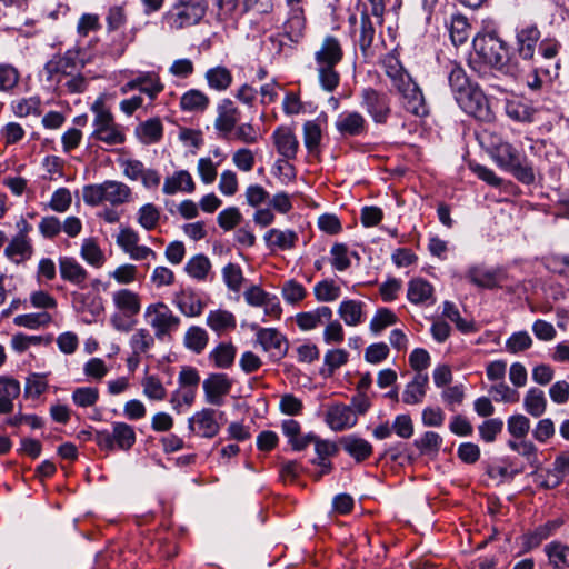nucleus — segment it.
Listing matches in <instances>:
<instances>
[{"label": "nucleus", "mask_w": 569, "mask_h": 569, "mask_svg": "<svg viewBox=\"0 0 569 569\" xmlns=\"http://www.w3.org/2000/svg\"><path fill=\"white\" fill-rule=\"evenodd\" d=\"M12 111L17 117L40 116L41 100L39 97L22 98L11 104Z\"/></svg>", "instance_id": "46"}, {"label": "nucleus", "mask_w": 569, "mask_h": 569, "mask_svg": "<svg viewBox=\"0 0 569 569\" xmlns=\"http://www.w3.org/2000/svg\"><path fill=\"white\" fill-rule=\"evenodd\" d=\"M545 552L555 569L569 568V546L560 541H551L545 546Z\"/></svg>", "instance_id": "31"}, {"label": "nucleus", "mask_w": 569, "mask_h": 569, "mask_svg": "<svg viewBox=\"0 0 569 569\" xmlns=\"http://www.w3.org/2000/svg\"><path fill=\"white\" fill-rule=\"evenodd\" d=\"M342 57L341 44L333 36H327L319 50L315 52L319 82L328 92L333 91L339 84L340 77L335 67L342 60Z\"/></svg>", "instance_id": "2"}, {"label": "nucleus", "mask_w": 569, "mask_h": 569, "mask_svg": "<svg viewBox=\"0 0 569 569\" xmlns=\"http://www.w3.org/2000/svg\"><path fill=\"white\" fill-rule=\"evenodd\" d=\"M257 340L264 351L273 359H281L288 352V340L274 328H261L257 332Z\"/></svg>", "instance_id": "14"}, {"label": "nucleus", "mask_w": 569, "mask_h": 569, "mask_svg": "<svg viewBox=\"0 0 569 569\" xmlns=\"http://www.w3.org/2000/svg\"><path fill=\"white\" fill-rule=\"evenodd\" d=\"M22 223L24 230L14 236L4 249V256L17 264L29 260L33 254V247L26 234L28 223L26 221H22Z\"/></svg>", "instance_id": "17"}, {"label": "nucleus", "mask_w": 569, "mask_h": 569, "mask_svg": "<svg viewBox=\"0 0 569 569\" xmlns=\"http://www.w3.org/2000/svg\"><path fill=\"white\" fill-rule=\"evenodd\" d=\"M433 288L422 278H416L409 281L407 298L415 305H420L432 299Z\"/></svg>", "instance_id": "30"}, {"label": "nucleus", "mask_w": 569, "mask_h": 569, "mask_svg": "<svg viewBox=\"0 0 569 569\" xmlns=\"http://www.w3.org/2000/svg\"><path fill=\"white\" fill-rule=\"evenodd\" d=\"M194 182L191 174L186 170L174 172L164 180L162 191L166 194H174L178 191L192 192Z\"/></svg>", "instance_id": "28"}, {"label": "nucleus", "mask_w": 569, "mask_h": 569, "mask_svg": "<svg viewBox=\"0 0 569 569\" xmlns=\"http://www.w3.org/2000/svg\"><path fill=\"white\" fill-rule=\"evenodd\" d=\"M241 113L234 103L229 99H223L217 107V118L214 120V129L227 138L237 123L240 121Z\"/></svg>", "instance_id": "15"}, {"label": "nucleus", "mask_w": 569, "mask_h": 569, "mask_svg": "<svg viewBox=\"0 0 569 569\" xmlns=\"http://www.w3.org/2000/svg\"><path fill=\"white\" fill-rule=\"evenodd\" d=\"M473 49L476 56L486 64L503 73L510 72L507 43L495 33L476 37L473 39Z\"/></svg>", "instance_id": "4"}, {"label": "nucleus", "mask_w": 569, "mask_h": 569, "mask_svg": "<svg viewBox=\"0 0 569 569\" xmlns=\"http://www.w3.org/2000/svg\"><path fill=\"white\" fill-rule=\"evenodd\" d=\"M343 450L360 462L372 453V446L365 439L350 435L340 440Z\"/></svg>", "instance_id": "27"}, {"label": "nucleus", "mask_w": 569, "mask_h": 569, "mask_svg": "<svg viewBox=\"0 0 569 569\" xmlns=\"http://www.w3.org/2000/svg\"><path fill=\"white\" fill-rule=\"evenodd\" d=\"M467 278L477 287L492 289L498 286L497 272L482 267H471Z\"/></svg>", "instance_id": "38"}, {"label": "nucleus", "mask_w": 569, "mask_h": 569, "mask_svg": "<svg viewBox=\"0 0 569 569\" xmlns=\"http://www.w3.org/2000/svg\"><path fill=\"white\" fill-rule=\"evenodd\" d=\"M469 23L462 16H455L450 23V38L455 46L462 44L469 37Z\"/></svg>", "instance_id": "56"}, {"label": "nucleus", "mask_w": 569, "mask_h": 569, "mask_svg": "<svg viewBox=\"0 0 569 569\" xmlns=\"http://www.w3.org/2000/svg\"><path fill=\"white\" fill-rule=\"evenodd\" d=\"M429 382L427 373H416L413 379L406 386L402 393V401L407 405L420 403L426 396V387Z\"/></svg>", "instance_id": "26"}, {"label": "nucleus", "mask_w": 569, "mask_h": 569, "mask_svg": "<svg viewBox=\"0 0 569 569\" xmlns=\"http://www.w3.org/2000/svg\"><path fill=\"white\" fill-rule=\"evenodd\" d=\"M508 447L525 457L530 465L533 466L537 463V447L531 441L526 440L525 438L516 440L511 439L508 441Z\"/></svg>", "instance_id": "59"}, {"label": "nucleus", "mask_w": 569, "mask_h": 569, "mask_svg": "<svg viewBox=\"0 0 569 569\" xmlns=\"http://www.w3.org/2000/svg\"><path fill=\"white\" fill-rule=\"evenodd\" d=\"M332 318V310L327 306H321L312 311L300 312L296 316L298 327L303 330H312L325 325Z\"/></svg>", "instance_id": "24"}, {"label": "nucleus", "mask_w": 569, "mask_h": 569, "mask_svg": "<svg viewBox=\"0 0 569 569\" xmlns=\"http://www.w3.org/2000/svg\"><path fill=\"white\" fill-rule=\"evenodd\" d=\"M209 341L207 331L198 326L190 327L184 335L183 343L184 347L194 353H201Z\"/></svg>", "instance_id": "37"}, {"label": "nucleus", "mask_w": 569, "mask_h": 569, "mask_svg": "<svg viewBox=\"0 0 569 569\" xmlns=\"http://www.w3.org/2000/svg\"><path fill=\"white\" fill-rule=\"evenodd\" d=\"M144 317L154 330V337L160 341L170 337L180 326V318L163 302L149 305L146 308Z\"/></svg>", "instance_id": "7"}, {"label": "nucleus", "mask_w": 569, "mask_h": 569, "mask_svg": "<svg viewBox=\"0 0 569 569\" xmlns=\"http://www.w3.org/2000/svg\"><path fill=\"white\" fill-rule=\"evenodd\" d=\"M206 10L203 0L180 1L169 12V18L173 27L182 29L197 24L206 14Z\"/></svg>", "instance_id": "10"}, {"label": "nucleus", "mask_w": 569, "mask_h": 569, "mask_svg": "<svg viewBox=\"0 0 569 569\" xmlns=\"http://www.w3.org/2000/svg\"><path fill=\"white\" fill-rule=\"evenodd\" d=\"M162 133L163 127L158 118L149 119L137 127V134L144 144L158 142Z\"/></svg>", "instance_id": "36"}, {"label": "nucleus", "mask_w": 569, "mask_h": 569, "mask_svg": "<svg viewBox=\"0 0 569 569\" xmlns=\"http://www.w3.org/2000/svg\"><path fill=\"white\" fill-rule=\"evenodd\" d=\"M83 201L89 206H99L109 202L120 206L130 200L131 189L123 182L107 180L99 184H88L82 189Z\"/></svg>", "instance_id": "5"}, {"label": "nucleus", "mask_w": 569, "mask_h": 569, "mask_svg": "<svg viewBox=\"0 0 569 569\" xmlns=\"http://www.w3.org/2000/svg\"><path fill=\"white\" fill-rule=\"evenodd\" d=\"M141 386L143 389V395L150 399L160 401L166 398L167 390L163 387L162 382L156 376H147L142 379Z\"/></svg>", "instance_id": "54"}, {"label": "nucleus", "mask_w": 569, "mask_h": 569, "mask_svg": "<svg viewBox=\"0 0 569 569\" xmlns=\"http://www.w3.org/2000/svg\"><path fill=\"white\" fill-rule=\"evenodd\" d=\"M567 476H569V455L561 453L556 457L553 468L549 470V478H553L549 486H559Z\"/></svg>", "instance_id": "62"}, {"label": "nucleus", "mask_w": 569, "mask_h": 569, "mask_svg": "<svg viewBox=\"0 0 569 569\" xmlns=\"http://www.w3.org/2000/svg\"><path fill=\"white\" fill-rule=\"evenodd\" d=\"M138 90L146 93L153 100L159 92L163 90V84L160 82L159 77L152 72H142L138 77Z\"/></svg>", "instance_id": "44"}, {"label": "nucleus", "mask_w": 569, "mask_h": 569, "mask_svg": "<svg viewBox=\"0 0 569 569\" xmlns=\"http://www.w3.org/2000/svg\"><path fill=\"white\" fill-rule=\"evenodd\" d=\"M264 241L269 248L289 250L295 247L298 236L292 230L270 229L264 234Z\"/></svg>", "instance_id": "29"}, {"label": "nucleus", "mask_w": 569, "mask_h": 569, "mask_svg": "<svg viewBox=\"0 0 569 569\" xmlns=\"http://www.w3.org/2000/svg\"><path fill=\"white\" fill-rule=\"evenodd\" d=\"M211 270L209 258L202 253L196 254L188 260L184 271L196 280H204Z\"/></svg>", "instance_id": "41"}, {"label": "nucleus", "mask_w": 569, "mask_h": 569, "mask_svg": "<svg viewBox=\"0 0 569 569\" xmlns=\"http://www.w3.org/2000/svg\"><path fill=\"white\" fill-rule=\"evenodd\" d=\"M20 73L11 64H0V91L11 92L19 83Z\"/></svg>", "instance_id": "58"}, {"label": "nucleus", "mask_w": 569, "mask_h": 569, "mask_svg": "<svg viewBox=\"0 0 569 569\" xmlns=\"http://www.w3.org/2000/svg\"><path fill=\"white\" fill-rule=\"evenodd\" d=\"M83 67L79 52L68 50L63 56H54L44 64L46 79L49 82H61L60 76H72Z\"/></svg>", "instance_id": "9"}, {"label": "nucleus", "mask_w": 569, "mask_h": 569, "mask_svg": "<svg viewBox=\"0 0 569 569\" xmlns=\"http://www.w3.org/2000/svg\"><path fill=\"white\" fill-rule=\"evenodd\" d=\"M326 421L335 431H342L353 427L357 421V415L352 408L346 405H336L328 409Z\"/></svg>", "instance_id": "19"}, {"label": "nucleus", "mask_w": 569, "mask_h": 569, "mask_svg": "<svg viewBox=\"0 0 569 569\" xmlns=\"http://www.w3.org/2000/svg\"><path fill=\"white\" fill-rule=\"evenodd\" d=\"M80 256L84 261L94 268L102 267L106 261L104 253L97 244V242L91 238L83 240L80 249Z\"/></svg>", "instance_id": "42"}, {"label": "nucleus", "mask_w": 569, "mask_h": 569, "mask_svg": "<svg viewBox=\"0 0 569 569\" xmlns=\"http://www.w3.org/2000/svg\"><path fill=\"white\" fill-rule=\"evenodd\" d=\"M209 106V98L197 89H190L180 98V107L184 111H203Z\"/></svg>", "instance_id": "39"}, {"label": "nucleus", "mask_w": 569, "mask_h": 569, "mask_svg": "<svg viewBox=\"0 0 569 569\" xmlns=\"http://www.w3.org/2000/svg\"><path fill=\"white\" fill-rule=\"evenodd\" d=\"M506 113L509 118L520 122H531L533 118L532 109L520 101H508Z\"/></svg>", "instance_id": "60"}, {"label": "nucleus", "mask_w": 569, "mask_h": 569, "mask_svg": "<svg viewBox=\"0 0 569 569\" xmlns=\"http://www.w3.org/2000/svg\"><path fill=\"white\" fill-rule=\"evenodd\" d=\"M60 277L79 288H84L88 278L87 270L72 257L59 258Z\"/></svg>", "instance_id": "20"}, {"label": "nucleus", "mask_w": 569, "mask_h": 569, "mask_svg": "<svg viewBox=\"0 0 569 569\" xmlns=\"http://www.w3.org/2000/svg\"><path fill=\"white\" fill-rule=\"evenodd\" d=\"M495 160L499 167L510 172L525 184L535 181V169L526 156L509 142H501L496 147Z\"/></svg>", "instance_id": "3"}, {"label": "nucleus", "mask_w": 569, "mask_h": 569, "mask_svg": "<svg viewBox=\"0 0 569 569\" xmlns=\"http://www.w3.org/2000/svg\"><path fill=\"white\" fill-rule=\"evenodd\" d=\"M236 357V347L232 343H220L210 353V359L218 368H229Z\"/></svg>", "instance_id": "48"}, {"label": "nucleus", "mask_w": 569, "mask_h": 569, "mask_svg": "<svg viewBox=\"0 0 569 569\" xmlns=\"http://www.w3.org/2000/svg\"><path fill=\"white\" fill-rule=\"evenodd\" d=\"M116 309L126 316L136 317L141 310L140 296L130 289H119L112 293Z\"/></svg>", "instance_id": "21"}, {"label": "nucleus", "mask_w": 569, "mask_h": 569, "mask_svg": "<svg viewBox=\"0 0 569 569\" xmlns=\"http://www.w3.org/2000/svg\"><path fill=\"white\" fill-rule=\"evenodd\" d=\"M52 318L48 312L26 313L14 317L13 323L19 327H24L36 330L42 326L51 322Z\"/></svg>", "instance_id": "50"}, {"label": "nucleus", "mask_w": 569, "mask_h": 569, "mask_svg": "<svg viewBox=\"0 0 569 569\" xmlns=\"http://www.w3.org/2000/svg\"><path fill=\"white\" fill-rule=\"evenodd\" d=\"M335 126L342 136H359L366 130V120L357 111L342 112L337 118Z\"/></svg>", "instance_id": "23"}, {"label": "nucleus", "mask_w": 569, "mask_h": 569, "mask_svg": "<svg viewBox=\"0 0 569 569\" xmlns=\"http://www.w3.org/2000/svg\"><path fill=\"white\" fill-rule=\"evenodd\" d=\"M321 137V128L316 121H307L303 124V142L309 153L318 151Z\"/></svg>", "instance_id": "53"}, {"label": "nucleus", "mask_w": 569, "mask_h": 569, "mask_svg": "<svg viewBox=\"0 0 569 569\" xmlns=\"http://www.w3.org/2000/svg\"><path fill=\"white\" fill-rule=\"evenodd\" d=\"M376 28L368 12H362L360 17V29L358 44L365 58L373 56L372 43L375 40Z\"/></svg>", "instance_id": "25"}, {"label": "nucleus", "mask_w": 569, "mask_h": 569, "mask_svg": "<svg viewBox=\"0 0 569 569\" xmlns=\"http://www.w3.org/2000/svg\"><path fill=\"white\" fill-rule=\"evenodd\" d=\"M525 410L532 417H540L547 409L545 392L538 388H530L523 398Z\"/></svg>", "instance_id": "33"}, {"label": "nucleus", "mask_w": 569, "mask_h": 569, "mask_svg": "<svg viewBox=\"0 0 569 569\" xmlns=\"http://www.w3.org/2000/svg\"><path fill=\"white\" fill-rule=\"evenodd\" d=\"M154 336L148 329H138L130 338V347L134 356L148 352L154 345Z\"/></svg>", "instance_id": "45"}, {"label": "nucleus", "mask_w": 569, "mask_h": 569, "mask_svg": "<svg viewBox=\"0 0 569 569\" xmlns=\"http://www.w3.org/2000/svg\"><path fill=\"white\" fill-rule=\"evenodd\" d=\"M188 427L190 431L203 438H213L220 430V426L216 420V410L211 408H204L190 417Z\"/></svg>", "instance_id": "16"}, {"label": "nucleus", "mask_w": 569, "mask_h": 569, "mask_svg": "<svg viewBox=\"0 0 569 569\" xmlns=\"http://www.w3.org/2000/svg\"><path fill=\"white\" fill-rule=\"evenodd\" d=\"M206 79L210 88L222 91L232 82L230 71L224 67L211 68L206 72Z\"/></svg>", "instance_id": "47"}, {"label": "nucleus", "mask_w": 569, "mask_h": 569, "mask_svg": "<svg viewBox=\"0 0 569 569\" xmlns=\"http://www.w3.org/2000/svg\"><path fill=\"white\" fill-rule=\"evenodd\" d=\"M91 109L94 112L92 137L107 144L122 143L124 133L114 122L112 113L100 102H94Z\"/></svg>", "instance_id": "6"}, {"label": "nucleus", "mask_w": 569, "mask_h": 569, "mask_svg": "<svg viewBox=\"0 0 569 569\" xmlns=\"http://www.w3.org/2000/svg\"><path fill=\"white\" fill-rule=\"evenodd\" d=\"M503 429V421L499 418H491L483 421L479 427V436L486 442H493Z\"/></svg>", "instance_id": "64"}, {"label": "nucleus", "mask_w": 569, "mask_h": 569, "mask_svg": "<svg viewBox=\"0 0 569 569\" xmlns=\"http://www.w3.org/2000/svg\"><path fill=\"white\" fill-rule=\"evenodd\" d=\"M159 220H160V211L152 203L143 204L138 210V223L146 230L154 229L157 227Z\"/></svg>", "instance_id": "57"}, {"label": "nucleus", "mask_w": 569, "mask_h": 569, "mask_svg": "<svg viewBox=\"0 0 569 569\" xmlns=\"http://www.w3.org/2000/svg\"><path fill=\"white\" fill-rule=\"evenodd\" d=\"M488 392L493 397L497 402L513 403L518 402L520 395L519 392L508 386L505 380L493 383Z\"/></svg>", "instance_id": "49"}, {"label": "nucleus", "mask_w": 569, "mask_h": 569, "mask_svg": "<svg viewBox=\"0 0 569 569\" xmlns=\"http://www.w3.org/2000/svg\"><path fill=\"white\" fill-rule=\"evenodd\" d=\"M361 107L377 123H385L391 111L388 96L372 88L361 91Z\"/></svg>", "instance_id": "11"}, {"label": "nucleus", "mask_w": 569, "mask_h": 569, "mask_svg": "<svg viewBox=\"0 0 569 569\" xmlns=\"http://www.w3.org/2000/svg\"><path fill=\"white\" fill-rule=\"evenodd\" d=\"M202 388L209 405L222 406L224 397L232 388V381L226 373H210L202 382Z\"/></svg>", "instance_id": "13"}, {"label": "nucleus", "mask_w": 569, "mask_h": 569, "mask_svg": "<svg viewBox=\"0 0 569 569\" xmlns=\"http://www.w3.org/2000/svg\"><path fill=\"white\" fill-rule=\"evenodd\" d=\"M401 97L402 107L410 113L417 117H425L428 114V107L423 93L419 86L409 78L403 84L396 88Z\"/></svg>", "instance_id": "12"}, {"label": "nucleus", "mask_w": 569, "mask_h": 569, "mask_svg": "<svg viewBox=\"0 0 569 569\" xmlns=\"http://www.w3.org/2000/svg\"><path fill=\"white\" fill-rule=\"evenodd\" d=\"M222 279L229 290L239 292L244 277L240 266L230 262L222 268Z\"/></svg>", "instance_id": "51"}, {"label": "nucleus", "mask_w": 569, "mask_h": 569, "mask_svg": "<svg viewBox=\"0 0 569 569\" xmlns=\"http://www.w3.org/2000/svg\"><path fill=\"white\" fill-rule=\"evenodd\" d=\"M96 443L103 450H129L136 442L134 429L126 422H113L112 431L98 430L94 433Z\"/></svg>", "instance_id": "8"}, {"label": "nucleus", "mask_w": 569, "mask_h": 569, "mask_svg": "<svg viewBox=\"0 0 569 569\" xmlns=\"http://www.w3.org/2000/svg\"><path fill=\"white\" fill-rule=\"evenodd\" d=\"M338 315L347 326H358L362 321V302L343 300L339 305Z\"/></svg>", "instance_id": "35"}, {"label": "nucleus", "mask_w": 569, "mask_h": 569, "mask_svg": "<svg viewBox=\"0 0 569 569\" xmlns=\"http://www.w3.org/2000/svg\"><path fill=\"white\" fill-rule=\"evenodd\" d=\"M313 293L318 301L330 302L340 297L341 289L332 279H325L315 284Z\"/></svg>", "instance_id": "43"}, {"label": "nucleus", "mask_w": 569, "mask_h": 569, "mask_svg": "<svg viewBox=\"0 0 569 569\" xmlns=\"http://www.w3.org/2000/svg\"><path fill=\"white\" fill-rule=\"evenodd\" d=\"M448 69V82L459 107L479 121L492 122L495 113L479 86L471 82L465 69L456 62H450Z\"/></svg>", "instance_id": "1"}, {"label": "nucleus", "mask_w": 569, "mask_h": 569, "mask_svg": "<svg viewBox=\"0 0 569 569\" xmlns=\"http://www.w3.org/2000/svg\"><path fill=\"white\" fill-rule=\"evenodd\" d=\"M383 68L387 77L391 80L393 88L403 84L411 76L403 69L400 61L393 57L388 56L383 59Z\"/></svg>", "instance_id": "40"}, {"label": "nucleus", "mask_w": 569, "mask_h": 569, "mask_svg": "<svg viewBox=\"0 0 569 569\" xmlns=\"http://www.w3.org/2000/svg\"><path fill=\"white\" fill-rule=\"evenodd\" d=\"M532 346V338L527 331L512 333L506 341V350L510 353H518Z\"/></svg>", "instance_id": "63"}, {"label": "nucleus", "mask_w": 569, "mask_h": 569, "mask_svg": "<svg viewBox=\"0 0 569 569\" xmlns=\"http://www.w3.org/2000/svg\"><path fill=\"white\" fill-rule=\"evenodd\" d=\"M207 325L217 333H221L234 329L237 321L230 311L218 309L208 313Z\"/></svg>", "instance_id": "32"}, {"label": "nucleus", "mask_w": 569, "mask_h": 569, "mask_svg": "<svg viewBox=\"0 0 569 569\" xmlns=\"http://www.w3.org/2000/svg\"><path fill=\"white\" fill-rule=\"evenodd\" d=\"M277 151L287 160L295 159L299 149V141L291 129L281 127L272 133Z\"/></svg>", "instance_id": "22"}, {"label": "nucleus", "mask_w": 569, "mask_h": 569, "mask_svg": "<svg viewBox=\"0 0 569 569\" xmlns=\"http://www.w3.org/2000/svg\"><path fill=\"white\" fill-rule=\"evenodd\" d=\"M540 30L536 24H526L517 30L516 44L518 54L525 60L535 57L536 47L540 39Z\"/></svg>", "instance_id": "18"}, {"label": "nucleus", "mask_w": 569, "mask_h": 569, "mask_svg": "<svg viewBox=\"0 0 569 569\" xmlns=\"http://www.w3.org/2000/svg\"><path fill=\"white\" fill-rule=\"evenodd\" d=\"M178 309L187 317H197L203 310L202 301L192 292L181 291L174 299Z\"/></svg>", "instance_id": "34"}, {"label": "nucleus", "mask_w": 569, "mask_h": 569, "mask_svg": "<svg viewBox=\"0 0 569 569\" xmlns=\"http://www.w3.org/2000/svg\"><path fill=\"white\" fill-rule=\"evenodd\" d=\"M99 399V390L94 387H79L72 392L73 402L82 408L96 405Z\"/></svg>", "instance_id": "61"}, {"label": "nucleus", "mask_w": 569, "mask_h": 569, "mask_svg": "<svg viewBox=\"0 0 569 569\" xmlns=\"http://www.w3.org/2000/svg\"><path fill=\"white\" fill-rule=\"evenodd\" d=\"M349 353L343 349L328 350L323 357L322 373L327 371V376H331L338 368L348 362Z\"/></svg>", "instance_id": "52"}, {"label": "nucleus", "mask_w": 569, "mask_h": 569, "mask_svg": "<svg viewBox=\"0 0 569 569\" xmlns=\"http://www.w3.org/2000/svg\"><path fill=\"white\" fill-rule=\"evenodd\" d=\"M507 429L515 440L526 438L530 430V420L521 413L512 415L507 420Z\"/></svg>", "instance_id": "55"}]
</instances>
